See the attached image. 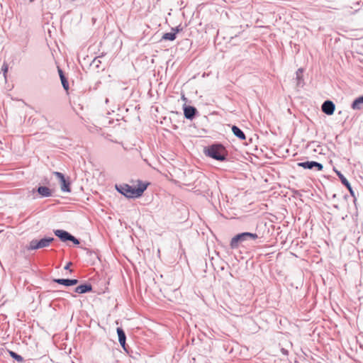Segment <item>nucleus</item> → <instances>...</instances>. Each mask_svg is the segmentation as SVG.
Masks as SVG:
<instances>
[{
    "mask_svg": "<svg viewBox=\"0 0 363 363\" xmlns=\"http://www.w3.org/2000/svg\"><path fill=\"white\" fill-rule=\"evenodd\" d=\"M363 104V96L358 97L353 101V103L352 104V108L353 109H360L361 104Z\"/></svg>",
    "mask_w": 363,
    "mask_h": 363,
    "instance_id": "f3484780",
    "label": "nucleus"
},
{
    "mask_svg": "<svg viewBox=\"0 0 363 363\" xmlns=\"http://www.w3.org/2000/svg\"><path fill=\"white\" fill-rule=\"evenodd\" d=\"M72 265V262H68L65 267H64V269L65 270H69V272H72V270L69 269V267L70 266Z\"/></svg>",
    "mask_w": 363,
    "mask_h": 363,
    "instance_id": "4be33fe9",
    "label": "nucleus"
},
{
    "mask_svg": "<svg viewBox=\"0 0 363 363\" xmlns=\"http://www.w3.org/2000/svg\"><path fill=\"white\" fill-rule=\"evenodd\" d=\"M172 30L174 31L173 33H176V34H177V33H179L182 29H181V28H179V26H177V27H176V28H172Z\"/></svg>",
    "mask_w": 363,
    "mask_h": 363,
    "instance_id": "5701e85b",
    "label": "nucleus"
},
{
    "mask_svg": "<svg viewBox=\"0 0 363 363\" xmlns=\"http://www.w3.org/2000/svg\"><path fill=\"white\" fill-rule=\"evenodd\" d=\"M197 113V110L195 107L191 106H187L184 108V114L186 118L192 120Z\"/></svg>",
    "mask_w": 363,
    "mask_h": 363,
    "instance_id": "1a4fd4ad",
    "label": "nucleus"
},
{
    "mask_svg": "<svg viewBox=\"0 0 363 363\" xmlns=\"http://www.w3.org/2000/svg\"><path fill=\"white\" fill-rule=\"evenodd\" d=\"M176 38V33H166L162 35V39L164 40H174Z\"/></svg>",
    "mask_w": 363,
    "mask_h": 363,
    "instance_id": "a211bd4d",
    "label": "nucleus"
},
{
    "mask_svg": "<svg viewBox=\"0 0 363 363\" xmlns=\"http://www.w3.org/2000/svg\"><path fill=\"white\" fill-rule=\"evenodd\" d=\"M257 238L258 235L256 233H242L231 239L230 245L232 249H238L241 243L250 240H256Z\"/></svg>",
    "mask_w": 363,
    "mask_h": 363,
    "instance_id": "f03ea898",
    "label": "nucleus"
},
{
    "mask_svg": "<svg viewBox=\"0 0 363 363\" xmlns=\"http://www.w3.org/2000/svg\"><path fill=\"white\" fill-rule=\"evenodd\" d=\"M40 197H49L52 196V191L47 186H41L37 189Z\"/></svg>",
    "mask_w": 363,
    "mask_h": 363,
    "instance_id": "f8f14e48",
    "label": "nucleus"
},
{
    "mask_svg": "<svg viewBox=\"0 0 363 363\" xmlns=\"http://www.w3.org/2000/svg\"><path fill=\"white\" fill-rule=\"evenodd\" d=\"M232 131L233 134L240 140L245 139V135L243 131L236 125L232 126Z\"/></svg>",
    "mask_w": 363,
    "mask_h": 363,
    "instance_id": "2eb2a0df",
    "label": "nucleus"
},
{
    "mask_svg": "<svg viewBox=\"0 0 363 363\" xmlns=\"http://www.w3.org/2000/svg\"><path fill=\"white\" fill-rule=\"evenodd\" d=\"M92 290V286L90 284H83L77 286L74 291L78 294H85L90 292Z\"/></svg>",
    "mask_w": 363,
    "mask_h": 363,
    "instance_id": "9d476101",
    "label": "nucleus"
},
{
    "mask_svg": "<svg viewBox=\"0 0 363 363\" xmlns=\"http://www.w3.org/2000/svg\"><path fill=\"white\" fill-rule=\"evenodd\" d=\"M53 238H45L40 240H33L30 242L29 245L28 247V250H34L43 247H46L50 245V244L54 240Z\"/></svg>",
    "mask_w": 363,
    "mask_h": 363,
    "instance_id": "20e7f679",
    "label": "nucleus"
},
{
    "mask_svg": "<svg viewBox=\"0 0 363 363\" xmlns=\"http://www.w3.org/2000/svg\"><path fill=\"white\" fill-rule=\"evenodd\" d=\"M281 352L284 355H287L288 354V350L284 349V348H281Z\"/></svg>",
    "mask_w": 363,
    "mask_h": 363,
    "instance_id": "b1692460",
    "label": "nucleus"
},
{
    "mask_svg": "<svg viewBox=\"0 0 363 363\" xmlns=\"http://www.w3.org/2000/svg\"><path fill=\"white\" fill-rule=\"evenodd\" d=\"M298 167H303V169H315L317 171H321L323 169L322 164L315 161H306L301 162L297 164Z\"/></svg>",
    "mask_w": 363,
    "mask_h": 363,
    "instance_id": "423d86ee",
    "label": "nucleus"
},
{
    "mask_svg": "<svg viewBox=\"0 0 363 363\" xmlns=\"http://www.w3.org/2000/svg\"><path fill=\"white\" fill-rule=\"evenodd\" d=\"M117 334L120 345L125 349L126 337L123 330L121 328H117Z\"/></svg>",
    "mask_w": 363,
    "mask_h": 363,
    "instance_id": "ddd939ff",
    "label": "nucleus"
},
{
    "mask_svg": "<svg viewBox=\"0 0 363 363\" xmlns=\"http://www.w3.org/2000/svg\"><path fill=\"white\" fill-rule=\"evenodd\" d=\"M9 354L17 362H23V357L21 355L18 354L17 353H16L13 351H9Z\"/></svg>",
    "mask_w": 363,
    "mask_h": 363,
    "instance_id": "aec40b11",
    "label": "nucleus"
},
{
    "mask_svg": "<svg viewBox=\"0 0 363 363\" xmlns=\"http://www.w3.org/2000/svg\"><path fill=\"white\" fill-rule=\"evenodd\" d=\"M147 184L139 182L137 188L127 184L116 185V190L128 198H138L147 189Z\"/></svg>",
    "mask_w": 363,
    "mask_h": 363,
    "instance_id": "f257e3e1",
    "label": "nucleus"
},
{
    "mask_svg": "<svg viewBox=\"0 0 363 363\" xmlns=\"http://www.w3.org/2000/svg\"><path fill=\"white\" fill-rule=\"evenodd\" d=\"M322 111L327 115H332L335 111V104L331 101H325L322 105Z\"/></svg>",
    "mask_w": 363,
    "mask_h": 363,
    "instance_id": "6e6552de",
    "label": "nucleus"
},
{
    "mask_svg": "<svg viewBox=\"0 0 363 363\" xmlns=\"http://www.w3.org/2000/svg\"><path fill=\"white\" fill-rule=\"evenodd\" d=\"M335 172L338 177L340 178L341 182L342 184H344L350 191L351 194H353V191L352 190V187L350 186V182L347 181V179L344 177V175L339 171L335 170Z\"/></svg>",
    "mask_w": 363,
    "mask_h": 363,
    "instance_id": "4468645a",
    "label": "nucleus"
},
{
    "mask_svg": "<svg viewBox=\"0 0 363 363\" xmlns=\"http://www.w3.org/2000/svg\"><path fill=\"white\" fill-rule=\"evenodd\" d=\"M206 154L216 160L223 161L225 160V148L221 145H213L208 147L206 150Z\"/></svg>",
    "mask_w": 363,
    "mask_h": 363,
    "instance_id": "7ed1b4c3",
    "label": "nucleus"
},
{
    "mask_svg": "<svg viewBox=\"0 0 363 363\" xmlns=\"http://www.w3.org/2000/svg\"><path fill=\"white\" fill-rule=\"evenodd\" d=\"M303 69L299 68L296 72V84L298 86L301 87L303 86Z\"/></svg>",
    "mask_w": 363,
    "mask_h": 363,
    "instance_id": "dca6fc26",
    "label": "nucleus"
},
{
    "mask_svg": "<svg viewBox=\"0 0 363 363\" xmlns=\"http://www.w3.org/2000/svg\"><path fill=\"white\" fill-rule=\"evenodd\" d=\"M8 69H9L8 65L6 63H4L2 65V67H1V71L3 72L5 78L6 77V73L8 72Z\"/></svg>",
    "mask_w": 363,
    "mask_h": 363,
    "instance_id": "412c9836",
    "label": "nucleus"
},
{
    "mask_svg": "<svg viewBox=\"0 0 363 363\" xmlns=\"http://www.w3.org/2000/svg\"><path fill=\"white\" fill-rule=\"evenodd\" d=\"M59 72H60V79H61V82H62V86H63L65 89L67 90L68 89V82L66 80L65 76L62 74V72L61 70H59Z\"/></svg>",
    "mask_w": 363,
    "mask_h": 363,
    "instance_id": "6ab92c4d",
    "label": "nucleus"
},
{
    "mask_svg": "<svg viewBox=\"0 0 363 363\" xmlns=\"http://www.w3.org/2000/svg\"><path fill=\"white\" fill-rule=\"evenodd\" d=\"M53 174L60 182L61 191L63 192H70V183L65 179L64 174L58 172H54Z\"/></svg>",
    "mask_w": 363,
    "mask_h": 363,
    "instance_id": "0eeeda50",
    "label": "nucleus"
},
{
    "mask_svg": "<svg viewBox=\"0 0 363 363\" xmlns=\"http://www.w3.org/2000/svg\"><path fill=\"white\" fill-rule=\"evenodd\" d=\"M54 233L62 242L72 241L74 245L79 244V240L65 230H54Z\"/></svg>",
    "mask_w": 363,
    "mask_h": 363,
    "instance_id": "39448f33",
    "label": "nucleus"
},
{
    "mask_svg": "<svg viewBox=\"0 0 363 363\" xmlns=\"http://www.w3.org/2000/svg\"><path fill=\"white\" fill-rule=\"evenodd\" d=\"M56 283L60 284H62L67 286H73L78 283V280L76 279H57L54 280Z\"/></svg>",
    "mask_w": 363,
    "mask_h": 363,
    "instance_id": "9b49d317",
    "label": "nucleus"
}]
</instances>
